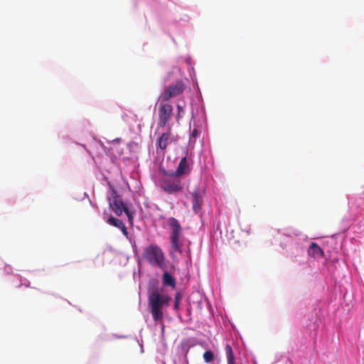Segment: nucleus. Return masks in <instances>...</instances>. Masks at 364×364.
Masks as SVG:
<instances>
[{
	"instance_id": "obj_16",
	"label": "nucleus",
	"mask_w": 364,
	"mask_h": 364,
	"mask_svg": "<svg viewBox=\"0 0 364 364\" xmlns=\"http://www.w3.org/2000/svg\"><path fill=\"white\" fill-rule=\"evenodd\" d=\"M181 299V295L180 293L178 292L175 296L174 309H178Z\"/></svg>"
},
{
	"instance_id": "obj_3",
	"label": "nucleus",
	"mask_w": 364,
	"mask_h": 364,
	"mask_svg": "<svg viewBox=\"0 0 364 364\" xmlns=\"http://www.w3.org/2000/svg\"><path fill=\"white\" fill-rule=\"evenodd\" d=\"M161 188L168 194H173L182 191L183 183L178 176H173V173H167L164 171V176L160 180Z\"/></svg>"
},
{
	"instance_id": "obj_19",
	"label": "nucleus",
	"mask_w": 364,
	"mask_h": 364,
	"mask_svg": "<svg viewBox=\"0 0 364 364\" xmlns=\"http://www.w3.org/2000/svg\"><path fill=\"white\" fill-rule=\"evenodd\" d=\"M228 364H236L235 360L228 361Z\"/></svg>"
},
{
	"instance_id": "obj_18",
	"label": "nucleus",
	"mask_w": 364,
	"mask_h": 364,
	"mask_svg": "<svg viewBox=\"0 0 364 364\" xmlns=\"http://www.w3.org/2000/svg\"><path fill=\"white\" fill-rule=\"evenodd\" d=\"M198 134V132L196 129H194L191 134V137L196 138Z\"/></svg>"
},
{
	"instance_id": "obj_8",
	"label": "nucleus",
	"mask_w": 364,
	"mask_h": 364,
	"mask_svg": "<svg viewBox=\"0 0 364 364\" xmlns=\"http://www.w3.org/2000/svg\"><path fill=\"white\" fill-rule=\"evenodd\" d=\"M176 141V138L171 134V129L169 128L168 132L163 133L157 141L158 147L165 151L168 144L173 141Z\"/></svg>"
},
{
	"instance_id": "obj_13",
	"label": "nucleus",
	"mask_w": 364,
	"mask_h": 364,
	"mask_svg": "<svg viewBox=\"0 0 364 364\" xmlns=\"http://www.w3.org/2000/svg\"><path fill=\"white\" fill-rule=\"evenodd\" d=\"M162 283L164 286H169L172 288L176 287V279L167 272H165L162 275Z\"/></svg>"
},
{
	"instance_id": "obj_5",
	"label": "nucleus",
	"mask_w": 364,
	"mask_h": 364,
	"mask_svg": "<svg viewBox=\"0 0 364 364\" xmlns=\"http://www.w3.org/2000/svg\"><path fill=\"white\" fill-rule=\"evenodd\" d=\"M185 85L182 81H178L170 85L160 96L159 100L168 102L171 98L180 95L184 90Z\"/></svg>"
},
{
	"instance_id": "obj_6",
	"label": "nucleus",
	"mask_w": 364,
	"mask_h": 364,
	"mask_svg": "<svg viewBox=\"0 0 364 364\" xmlns=\"http://www.w3.org/2000/svg\"><path fill=\"white\" fill-rule=\"evenodd\" d=\"M109 206L116 215L120 216L123 212L127 215L129 220L132 223L133 218V213H132L124 202L118 199L117 197L109 203Z\"/></svg>"
},
{
	"instance_id": "obj_2",
	"label": "nucleus",
	"mask_w": 364,
	"mask_h": 364,
	"mask_svg": "<svg viewBox=\"0 0 364 364\" xmlns=\"http://www.w3.org/2000/svg\"><path fill=\"white\" fill-rule=\"evenodd\" d=\"M144 257L150 264L162 269H165L164 255L161 249L157 245H151L147 247L144 250Z\"/></svg>"
},
{
	"instance_id": "obj_9",
	"label": "nucleus",
	"mask_w": 364,
	"mask_h": 364,
	"mask_svg": "<svg viewBox=\"0 0 364 364\" xmlns=\"http://www.w3.org/2000/svg\"><path fill=\"white\" fill-rule=\"evenodd\" d=\"M190 172V165L187 161L186 157H183L173 176H178V178L183 175L188 174Z\"/></svg>"
},
{
	"instance_id": "obj_12",
	"label": "nucleus",
	"mask_w": 364,
	"mask_h": 364,
	"mask_svg": "<svg viewBox=\"0 0 364 364\" xmlns=\"http://www.w3.org/2000/svg\"><path fill=\"white\" fill-rule=\"evenodd\" d=\"M107 222L109 225L120 229L122 230V233L125 236L128 235L127 229L125 225L124 224V223L122 222V220L117 219L116 218H114L112 216H110L109 218H107Z\"/></svg>"
},
{
	"instance_id": "obj_4",
	"label": "nucleus",
	"mask_w": 364,
	"mask_h": 364,
	"mask_svg": "<svg viewBox=\"0 0 364 364\" xmlns=\"http://www.w3.org/2000/svg\"><path fill=\"white\" fill-rule=\"evenodd\" d=\"M168 225L171 229V247L175 252L181 253L182 244L180 242V237L181 235L182 228L179 222L175 218H170L168 220Z\"/></svg>"
},
{
	"instance_id": "obj_7",
	"label": "nucleus",
	"mask_w": 364,
	"mask_h": 364,
	"mask_svg": "<svg viewBox=\"0 0 364 364\" xmlns=\"http://www.w3.org/2000/svg\"><path fill=\"white\" fill-rule=\"evenodd\" d=\"M172 113L173 107L171 105L168 103H164L160 105L159 108V126L160 127H164L166 125L168 121L172 115Z\"/></svg>"
},
{
	"instance_id": "obj_17",
	"label": "nucleus",
	"mask_w": 364,
	"mask_h": 364,
	"mask_svg": "<svg viewBox=\"0 0 364 364\" xmlns=\"http://www.w3.org/2000/svg\"><path fill=\"white\" fill-rule=\"evenodd\" d=\"M177 109H178V112H177V115H176V119L178 120L180 118L182 117V115L183 113V108L182 107V106L178 105Z\"/></svg>"
},
{
	"instance_id": "obj_15",
	"label": "nucleus",
	"mask_w": 364,
	"mask_h": 364,
	"mask_svg": "<svg viewBox=\"0 0 364 364\" xmlns=\"http://www.w3.org/2000/svg\"><path fill=\"white\" fill-rule=\"evenodd\" d=\"M203 357L205 363H210L214 360V354L211 350H206Z\"/></svg>"
},
{
	"instance_id": "obj_14",
	"label": "nucleus",
	"mask_w": 364,
	"mask_h": 364,
	"mask_svg": "<svg viewBox=\"0 0 364 364\" xmlns=\"http://www.w3.org/2000/svg\"><path fill=\"white\" fill-rule=\"evenodd\" d=\"M225 350L227 360L228 361L235 360L233 350L230 344H226Z\"/></svg>"
},
{
	"instance_id": "obj_11",
	"label": "nucleus",
	"mask_w": 364,
	"mask_h": 364,
	"mask_svg": "<svg viewBox=\"0 0 364 364\" xmlns=\"http://www.w3.org/2000/svg\"><path fill=\"white\" fill-rule=\"evenodd\" d=\"M308 254L314 258L319 259L323 256V251L316 242H311L308 249Z\"/></svg>"
},
{
	"instance_id": "obj_10",
	"label": "nucleus",
	"mask_w": 364,
	"mask_h": 364,
	"mask_svg": "<svg viewBox=\"0 0 364 364\" xmlns=\"http://www.w3.org/2000/svg\"><path fill=\"white\" fill-rule=\"evenodd\" d=\"M193 209L194 212L198 213L203 204V194L198 189L192 193Z\"/></svg>"
},
{
	"instance_id": "obj_1",
	"label": "nucleus",
	"mask_w": 364,
	"mask_h": 364,
	"mask_svg": "<svg viewBox=\"0 0 364 364\" xmlns=\"http://www.w3.org/2000/svg\"><path fill=\"white\" fill-rule=\"evenodd\" d=\"M171 298L168 295L161 294L158 289L154 288L149 291L148 305L154 321H162L164 317L163 308L169 306Z\"/></svg>"
},
{
	"instance_id": "obj_20",
	"label": "nucleus",
	"mask_w": 364,
	"mask_h": 364,
	"mask_svg": "<svg viewBox=\"0 0 364 364\" xmlns=\"http://www.w3.org/2000/svg\"><path fill=\"white\" fill-rule=\"evenodd\" d=\"M161 328H162V331H164V323H162Z\"/></svg>"
}]
</instances>
